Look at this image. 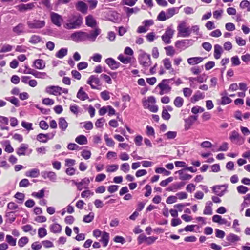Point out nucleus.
Instances as JSON below:
<instances>
[{
  "label": "nucleus",
  "mask_w": 250,
  "mask_h": 250,
  "mask_svg": "<svg viewBox=\"0 0 250 250\" xmlns=\"http://www.w3.org/2000/svg\"><path fill=\"white\" fill-rule=\"evenodd\" d=\"M229 139L232 142L236 141V143L239 145L242 144L244 142V139L240 135L239 133L235 130H233L231 132Z\"/></svg>",
  "instance_id": "obj_14"
},
{
  "label": "nucleus",
  "mask_w": 250,
  "mask_h": 250,
  "mask_svg": "<svg viewBox=\"0 0 250 250\" xmlns=\"http://www.w3.org/2000/svg\"><path fill=\"white\" fill-rule=\"evenodd\" d=\"M212 221L221 225L227 224L228 223V221L226 219L222 218L221 216L218 215H214L212 217Z\"/></svg>",
  "instance_id": "obj_33"
},
{
  "label": "nucleus",
  "mask_w": 250,
  "mask_h": 250,
  "mask_svg": "<svg viewBox=\"0 0 250 250\" xmlns=\"http://www.w3.org/2000/svg\"><path fill=\"white\" fill-rule=\"evenodd\" d=\"M50 229L51 232L56 233L61 232L62 230V227L59 224L55 223L52 224L50 226Z\"/></svg>",
  "instance_id": "obj_39"
},
{
  "label": "nucleus",
  "mask_w": 250,
  "mask_h": 250,
  "mask_svg": "<svg viewBox=\"0 0 250 250\" xmlns=\"http://www.w3.org/2000/svg\"><path fill=\"white\" fill-rule=\"evenodd\" d=\"M105 63L112 70H115L119 67L120 63L112 58H108L105 61Z\"/></svg>",
  "instance_id": "obj_17"
},
{
  "label": "nucleus",
  "mask_w": 250,
  "mask_h": 250,
  "mask_svg": "<svg viewBox=\"0 0 250 250\" xmlns=\"http://www.w3.org/2000/svg\"><path fill=\"white\" fill-rule=\"evenodd\" d=\"M138 59L140 64L145 69H147L151 64L150 56L146 53L140 54Z\"/></svg>",
  "instance_id": "obj_4"
},
{
  "label": "nucleus",
  "mask_w": 250,
  "mask_h": 250,
  "mask_svg": "<svg viewBox=\"0 0 250 250\" xmlns=\"http://www.w3.org/2000/svg\"><path fill=\"white\" fill-rule=\"evenodd\" d=\"M21 126L24 128L26 129L28 131L32 130L33 129L32 128V124L30 123L22 121L21 122Z\"/></svg>",
  "instance_id": "obj_60"
},
{
  "label": "nucleus",
  "mask_w": 250,
  "mask_h": 250,
  "mask_svg": "<svg viewBox=\"0 0 250 250\" xmlns=\"http://www.w3.org/2000/svg\"><path fill=\"white\" fill-rule=\"evenodd\" d=\"M184 103V99L181 97H177L174 101V104L175 106L178 108L181 107Z\"/></svg>",
  "instance_id": "obj_44"
},
{
  "label": "nucleus",
  "mask_w": 250,
  "mask_h": 250,
  "mask_svg": "<svg viewBox=\"0 0 250 250\" xmlns=\"http://www.w3.org/2000/svg\"><path fill=\"white\" fill-rule=\"evenodd\" d=\"M177 173L179 174V179L181 180H188L192 178L191 175L184 173L183 170H180L176 172V173Z\"/></svg>",
  "instance_id": "obj_32"
},
{
  "label": "nucleus",
  "mask_w": 250,
  "mask_h": 250,
  "mask_svg": "<svg viewBox=\"0 0 250 250\" xmlns=\"http://www.w3.org/2000/svg\"><path fill=\"white\" fill-rule=\"evenodd\" d=\"M174 78L164 79L157 85V88H159L160 90L159 94L163 95L166 94H168L171 91V87L169 85V83L174 81Z\"/></svg>",
  "instance_id": "obj_3"
},
{
  "label": "nucleus",
  "mask_w": 250,
  "mask_h": 250,
  "mask_svg": "<svg viewBox=\"0 0 250 250\" xmlns=\"http://www.w3.org/2000/svg\"><path fill=\"white\" fill-rule=\"evenodd\" d=\"M67 54V49L65 48H62L56 54V56L58 58L62 59L66 56Z\"/></svg>",
  "instance_id": "obj_45"
},
{
  "label": "nucleus",
  "mask_w": 250,
  "mask_h": 250,
  "mask_svg": "<svg viewBox=\"0 0 250 250\" xmlns=\"http://www.w3.org/2000/svg\"><path fill=\"white\" fill-rule=\"evenodd\" d=\"M75 141L80 145H85L87 143V139L86 137L83 135H81L77 137L75 139Z\"/></svg>",
  "instance_id": "obj_36"
},
{
  "label": "nucleus",
  "mask_w": 250,
  "mask_h": 250,
  "mask_svg": "<svg viewBox=\"0 0 250 250\" xmlns=\"http://www.w3.org/2000/svg\"><path fill=\"white\" fill-rule=\"evenodd\" d=\"M79 182L83 187V188L88 189V186L90 182V180L89 178L85 177V178L83 179Z\"/></svg>",
  "instance_id": "obj_50"
},
{
  "label": "nucleus",
  "mask_w": 250,
  "mask_h": 250,
  "mask_svg": "<svg viewBox=\"0 0 250 250\" xmlns=\"http://www.w3.org/2000/svg\"><path fill=\"white\" fill-rule=\"evenodd\" d=\"M101 33V29L99 28H95L94 30H91L89 33L86 32V41L94 42L96 40L97 37Z\"/></svg>",
  "instance_id": "obj_13"
},
{
  "label": "nucleus",
  "mask_w": 250,
  "mask_h": 250,
  "mask_svg": "<svg viewBox=\"0 0 250 250\" xmlns=\"http://www.w3.org/2000/svg\"><path fill=\"white\" fill-rule=\"evenodd\" d=\"M104 138L107 146L111 147L114 146L115 143L112 139L109 138L107 134L104 135Z\"/></svg>",
  "instance_id": "obj_54"
},
{
  "label": "nucleus",
  "mask_w": 250,
  "mask_h": 250,
  "mask_svg": "<svg viewBox=\"0 0 250 250\" xmlns=\"http://www.w3.org/2000/svg\"><path fill=\"white\" fill-rule=\"evenodd\" d=\"M212 203L211 201H208L206 203L203 213L205 215H211L212 214Z\"/></svg>",
  "instance_id": "obj_29"
},
{
  "label": "nucleus",
  "mask_w": 250,
  "mask_h": 250,
  "mask_svg": "<svg viewBox=\"0 0 250 250\" xmlns=\"http://www.w3.org/2000/svg\"><path fill=\"white\" fill-rule=\"evenodd\" d=\"M41 41V38L39 36L34 35L30 38L29 42L32 44H37Z\"/></svg>",
  "instance_id": "obj_47"
},
{
  "label": "nucleus",
  "mask_w": 250,
  "mask_h": 250,
  "mask_svg": "<svg viewBox=\"0 0 250 250\" xmlns=\"http://www.w3.org/2000/svg\"><path fill=\"white\" fill-rule=\"evenodd\" d=\"M33 76L38 79H45L48 78V76L45 72H39L36 70L35 71Z\"/></svg>",
  "instance_id": "obj_41"
},
{
  "label": "nucleus",
  "mask_w": 250,
  "mask_h": 250,
  "mask_svg": "<svg viewBox=\"0 0 250 250\" xmlns=\"http://www.w3.org/2000/svg\"><path fill=\"white\" fill-rule=\"evenodd\" d=\"M35 7L34 3H29L28 4H21L16 6L18 10L21 12H25L27 10H32Z\"/></svg>",
  "instance_id": "obj_19"
},
{
  "label": "nucleus",
  "mask_w": 250,
  "mask_h": 250,
  "mask_svg": "<svg viewBox=\"0 0 250 250\" xmlns=\"http://www.w3.org/2000/svg\"><path fill=\"white\" fill-rule=\"evenodd\" d=\"M87 84L90 85L93 89H99V87L101 86V83L99 78L97 75H91L87 81Z\"/></svg>",
  "instance_id": "obj_6"
},
{
  "label": "nucleus",
  "mask_w": 250,
  "mask_h": 250,
  "mask_svg": "<svg viewBox=\"0 0 250 250\" xmlns=\"http://www.w3.org/2000/svg\"><path fill=\"white\" fill-rule=\"evenodd\" d=\"M34 67L38 69H43L45 66V63L42 59H37L34 62Z\"/></svg>",
  "instance_id": "obj_34"
},
{
  "label": "nucleus",
  "mask_w": 250,
  "mask_h": 250,
  "mask_svg": "<svg viewBox=\"0 0 250 250\" xmlns=\"http://www.w3.org/2000/svg\"><path fill=\"white\" fill-rule=\"evenodd\" d=\"M163 64L164 65V68L167 70L169 71V73L170 74H175V71L174 69L172 67L171 62L169 58H165L162 61Z\"/></svg>",
  "instance_id": "obj_18"
},
{
  "label": "nucleus",
  "mask_w": 250,
  "mask_h": 250,
  "mask_svg": "<svg viewBox=\"0 0 250 250\" xmlns=\"http://www.w3.org/2000/svg\"><path fill=\"white\" fill-rule=\"evenodd\" d=\"M197 120V116L194 115L190 116L188 118L185 119L184 125L185 130H188Z\"/></svg>",
  "instance_id": "obj_16"
},
{
  "label": "nucleus",
  "mask_w": 250,
  "mask_h": 250,
  "mask_svg": "<svg viewBox=\"0 0 250 250\" xmlns=\"http://www.w3.org/2000/svg\"><path fill=\"white\" fill-rule=\"evenodd\" d=\"M14 197L19 200V203L21 204L24 201L25 195L22 193L17 192L15 194Z\"/></svg>",
  "instance_id": "obj_53"
},
{
  "label": "nucleus",
  "mask_w": 250,
  "mask_h": 250,
  "mask_svg": "<svg viewBox=\"0 0 250 250\" xmlns=\"http://www.w3.org/2000/svg\"><path fill=\"white\" fill-rule=\"evenodd\" d=\"M193 40L184 39L176 41L175 45L176 48L181 50H184L188 47L191 46L193 44Z\"/></svg>",
  "instance_id": "obj_8"
},
{
  "label": "nucleus",
  "mask_w": 250,
  "mask_h": 250,
  "mask_svg": "<svg viewBox=\"0 0 250 250\" xmlns=\"http://www.w3.org/2000/svg\"><path fill=\"white\" fill-rule=\"evenodd\" d=\"M227 240L229 242L233 243L239 241L240 239L237 235L230 233L227 236Z\"/></svg>",
  "instance_id": "obj_42"
},
{
  "label": "nucleus",
  "mask_w": 250,
  "mask_h": 250,
  "mask_svg": "<svg viewBox=\"0 0 250 250\" xmlns=\"http://www.w3.org/2000/svg\"><path fill=\"white\" fill-rule=\"evenodd\" d=\"M179 36L182 37H189L191 34V30L189 27H187L186 23L184 21L181 22L177 27Z\"/></svg>",
  "instance_id": "obj_5"
},
{
  "label": "nucleus",
  "mask_w": 250,
  "mask_h": 250,
  "mask_svg": "<svg viewBox=\"0 0 250 250\" xmlns=\"http://www.w3.org/2000/svg\"><path fill=\"white\" fill-rule=\"evenodd\" d=\"M214 57L216 59L220 58L222 53L223 52L222 46L219 44H215L214 46Z\"/></svg>",
  "instance_id": "obj_24"
},
{
  "label": "nucleus",
  "mask_w": 250,
  "mask_h": 250,
  "mask_svg": "<svg viewBox=\"0 0 250 250\" xmlns=\"http://www.w3.org/2000/svg\"><path fill=\"white\" fill-rule=\"evenodd\" d=\"M174 33V30L171 28H167L165 33L162 36V40L165 44H169L171 42Z\"/></svg>",
  "instance_id": "obj_11"
},
{
  "label": "nucleus",
  "mask_w": 250,
  "mask_h": 250,
  "mask_svg": "<svg viewBox=\"0 0 250 250\" xmlns=\"http://www.w3.org/2000/svg\"><path fill=\"white\" fill-rule=\"evenodd\" d=\"M29 146L27 144L22 143L16 150V153L19 156L30 154L32 152V149H29Z\"/></svg>",
  "instance_id": "obj_12"
},
{
  "label": "nucleus",
  "mask_w": 250,
  "mask_h": 250,
  "mask_svg": "<svg viewBox=\"0 0 250 250\" xmlns=\"http://www.w3.org/2000/svg\"><path fill=\"white\" fill-rule=\"evenodd\" d=\"M195 79V81L199 83H202L204 82H206L207 79V77L205 74H203L198 76L197 77H194Z\"/></svg>",
  "instance_id": "obj_59"
},
{
  "label": "nucleus",
  "mask_w": 250,
  "mask_h": 250,
  "mask_svg": "<svg viewBox=\"0 0 250 250\" xmlns=\"http://www.w3.org/2000/svg\"><path fill=\"white\" fill-rule=\"evenodd\" d=\"M38 234L40 238H43L47 235V230L44 228H40L38 229Z\"/></svg>",
  "instance_id": "obj_58"
},
{
  "label": "nucleus",
  "mask_w": 250,
  "mask_h": 250,
  "mask_svg": "<svg viewBox=\"0 0 250 250\" xmlns=\"http://www.w3.org/2000/svg\"><path fill=\"white\" fill-rule=\"evenodd\" d=\"M237 190L238 193L240 194H245L249 190L248 188L245 186L241 185L237 188Z\"/></svg>",
  "instance_id": "obj_62"
},
{
  "label": "nucleus",
  "mask_w": 250,
  "mask_h": 250,
  "mask_svg": "<svg viewBox=\"0 0 250 250\" xmlns=\"http://www.w3.org/2000/svg\"><path fill=\"white\" fill-rule=\"evenodd\" d=\"M59 126L63 131L66 130L68 127V123L63 117H61L59 120Z\"/></svg>",
  "instance_id": "obj_30"
},
{
  "label": "nucleus",
  "mask_w": 250,
  "mask_h": 250,
  "mask_svg": "<svg viewBox=\"0 0 250 250\" xmlns=\"http://www.w3.org/2000/svg\"><path fill=\"white\" fill-rule=\"evenodd\" d=\"M83 23V18L80 15H71L68 17L63 24V27L67 30L79 28Z\"/></svg>",
  "instance_id": "obj_1"
},
{
  "label": "nucleus",
  "mask_w": 250,
  "mask_h": 250,
  "mask_svg": "<svg viewBox=\"0 0 250 250\" xmlns=\"http://www.w3.org/2000/svg\"><path fill=\"white\" fill-rule=\"evenodd\" d=\"M240 6L242 9L247 8L248 11H250V2L247 0H243L240 3Z\"/></svg>",
  "instance_id": "obj_55"
},
{
  "label": "nucleus",
  "mask_w": 250,
  "mask_h": 250,
  "mask_svg": "<svg viewBox=\"0 0 250 250\" xmlns=\"http://www.w3.org/2000/svg\"><path fill=\"white\" fill-rule=\"evenodd\" d=\"M227 187V185H223L214 186L212 188L214 192L221 197L224 194Z\"/></svg>",
  "instance_id": "obj_15"
},
{
  "label": "nucleus",
  "mask_w": 250,
  "mask_h": 250,
  "mask_svg": "<svg viewBox=\"0 0 250 250\" xmlns=\"http://www.w3.org/2000/svg\"><path fill=\"white\" fill-rule=\"evenodd\" d=\"M6 241L12 246H15L16 245V239L14 238L11 235H7L6 236Z\"/></svg>",
  "instance_id": "obj_48"
},
{
  "label": "nucleus",
  "mask_w": 250,
  "mask_h": 250,
  "mask_svg": "<svg viewBox=\"0 0 250 250\" xmlns=\"http://www.w3.org/2000/svg\"><path fill=\"white\" fill-rule=\"evenodd\" d=\"M109 239V234L106 232L104 231L102 233V238L100 241L103 243L104 247L107 246Z\"/></svg>",
  "instance_id": "obj_31"
},
{
  "label": "nucleus",
  "mask_w": 250,
  "mask_h": 250,
  "mask_svg": "<svg viewBox=\"0 0 250 250\" xmlns=\"http://www.w3.org/2000/svg\"><path fill=\"white\" fill-rule=\"evenodd\" d=\"M94 217V213L91 212L89 214L84 216L83 221L86 223L91 222L93 220Z\"/></svg>",
  "instance_id": "obj_61"
},
{
  "label": "nucleus",
  "mask_w": 250,
  "mask_h": 250,
  "mask_svg": "<svg viewBox=\"0 0 250 250\" xmlns=\"http://www.w3.org/2000/svg\"><path fill=\"white\" fill-rule=\"evenodd\" d=\"M200 146L203 148H210L212 147V143L208 141H205L200 144Z\"/></svg>",
  "instance_id": "obj_63"
},
{
  "label": "nucleus",
  "mask_w": 250,
  "mask_h": 250,
  "mask_svg": "<svg viewBox=\"0 0 250 250\" xmlns=\"http://www.w3.org/2000/svg\"><path fill=\"white\" fill-rule=\"evenodd\" d=\"M76 9L82 13H86L87 11L88 6L87 4L83 1H79L76 4Z\"/></svg>",
  "instance_id": "obj_21"
},
{
  "label": "nucleus",
  "mask_w": 250,
  "mask_h": 250,
  "mask_svg": "<svg viewBox=\"0 0 250 250\" xmlns=\"http://www.w3.org/2000/svg\"><path fill=\"white\" fill-rule=\"evenodd\" d=\"M179 8L178 7H172L171 8H169L167 12V17L168 19L172 17L175 14H177L179 12Z\"/></svg>",
  "instance_id": "obj_38"
},
{
  "label": "nucleus",
  "mask_w": 250,
  "mask_h": 250,
  "mask_svg": "<svg viewBox=\"0 0 250 250\" xmlns=\"http://www.w3.org/2000/svg\"><path fill=\"white\" fill-rule=\"evenodd\" d=\"M166 54L167 56L172 57L176 53L175 49L172 46H168L164 48Z\"/></svg>",
  "instance_id": "obj_40"
},
{
  "label": "nucleus",
  "mask_w": 250,
  "mask_h": 250,
  "mask_svg": "<svg viewBox=\"0 0 250 250\" xmlns=\"http://www.w3.org/2000/svg\"><path fill=\"white\" fill-rule=\"evenodd\" d=\"M32 196L39 199L42 198L44 196V190L42 189L40 190L38 192H33Z\"/></svg>",
  "instance_id": "obj_57"
},
{
  "label": "nucleus",
  "mask_w": 250,
  "mask_h": 250,
  "mask_svg": "<svg viewBox=\"0 0 250 250\" xmlns=\"http://www.w3.org/2000/svg\"><path fill=\"white\" fill-rule=\"evenodd\" d=\"M158 20L160 21H165L167 19H168L167 13L164 11H162L158 15L157 17Z\"/></svg>",
  "instance_id": "obj_52"
},
{
  "label": "nucleus",
  "mask_w": 250,
  "mask_h": 250,
  "mask_svg": "<svg viewBox=\"0 0 250 250\" xmlns=\"http://www.w3.org/2000/svg\"><path fill=\"white\" fill-rule=\"evenodd\" d=\"M118 169V165H110L106 167V171L107 172H113L116 171Z\"/></svg>",
  "instance_id": "obj_56"
},
{
  "label": "nucleus",
  "mask_w": 250,
  "mask_h": 250,
  "mask_svg": "<svg viewBox=\"0 0 250 250\" xmlns=\"http://www.w3.org/2000/svg\"><path fill=\"white\" fill-rule=\"evenodd\" d=\"M60 89V87L58 86H49L46 87L45 91L49 94L57 95H59Z\"/></svg>",
  "instance_id": "obj_22"
},
{
  "label": "nucleus",
  "mask_w": 250,
  "mask_h": 250,
  "mask_svg": "<svg viewBox=\"0 0 250 250\" xmlns=\"http://www.w3.org/2000/svg\"><path fill=\"white\" fill-rule=\"evenodd\" d=\"M40 174L39 170L37 168L32 169L25 172V175L27 177L36 178L38 177Z\"/></svg>",
  "instance_id": "obj_28"
},
{
  "label": "nucleus",
  "mask_w": 250,
  "mask_h": 250,
  "mask_svg": "<svg viewBox=\"0 0 250 250\" xmlns=\"http://www.w3.org/2000/svg\"><path fill=\"white\" fill-rule=\"evenodd\" d=\"M117 58L124 64H128L131 61V58L130 57H125L122 54H120Z\"/></svg>",
  "instance_id": "obj_37"
},
{
  "label": "nucleus",
  "mask_w": 250,
  "mask_h": 250,
  "mask_svg": "<svg viewBox=\"0 0 250 250\" xmlns=\"http://www.w3.org/2000/svg\"><path fill=\"white\" fill-rule=\"evenodd\" d=\"M13 46L7 44L1 45L0 46V52L5 53L10 52L12 50Z\"/></svg>",
  "instance_id": "obj_43"
},
{
  "label": "nucleus",
  "mask_w": 250,
  "mask_h": 250,
  "mask_svg": "<svg viewBox=\"0 0 250 250\" xmlns=\"http://www.w3.org/2000/svg\"><path fill=\"white\" fill-rule=\"evenodd\" d=\"M48 135H45L43 133H40L37 136V140L41 142L46 143L47 142V137Z\"/></svg>",
  "instance_id": "obj_46"
},
{
  "label": "nucleus",
  "mask_w": 250,
  "mask_h": 250,
  "mask_svg": "<svg viewBox=\"0 0 250 250\" xmlns=\"http://www.w3.org/2000/svg\"><path fill=\"white\" fill-rule=\"evenodd\" d=\"M50 16L51 21L53 24L58 27L62 26V23L63 21L62 16L54 12H51Z\"/></svg>",
  "instance_id": "obj_9"
},
{
  "label": "nucleus",
  "mask_w": 250,
  "mask_h": 250,
  "mask_svg": "<svg viewBox=\"0 0 250 250\" xmlns=\"http://www.w3.org/2000/svg\"><path fill=\"white\" fill-rule=\"evenodd\" d=\"M5 99L7 101H8L10 102H11L12 104H13L17 107H18L20 106L19 101L18 99L15 97H6V98H5Z\"/></svg>",
  "instance_id": "obj_51"
},
{
  "label": "nucleus",
  "mask_w": 250,
  "mask_h": 250,
  "mask_svg": "<svg viewBox=\"0 0 250 250\" xmlns=\"http://www.w3.org/2000/svg\"><path fill=\"white\" fill-rule=\"evenodd\" d=\"M24 25L22 23H19L13 28V31L17 35L23 33Z\"/></svg>",
  "instance_id": "obj_35"
},
{
  "label": "nucleus",
  "mask_w": 250,
  "mask_h": 250,
  "mask_svg": "<svg viewBox=\"0 0 250 250\" xmlns=\"http://www.w3.org/2000/svg\"><path fill=\"white\" fill-rule=\"evenodd\" d=\"M86 32L82 31H76L70 35V38L75 42H81L86 41Z\"/></svg>",
  "instance_id": "obj_7"
},
{
  "label": "nucleus",
  "mask_w": 250,
  "mask_h": 250,
  "mask_svg": "<svg viewBox=\"0 0 250 250\" xmlns=\"http://www.w3.org/2000/svg\"><path fill=\"white\" fill-rule=\"evenodd\" d=\"M156 100L153 96H149L147 99L142 100V104L145 109H147L152 112H157L158 106L155 104Z\"/></svg>",
  "instance_id": "obj_2"
},
{
  "label": "nucleus",
  "mask_w": 250,
  "mask_h": 250,
  "mask_svg": "<svg viewBox=\"0 0 250 250\" xmlns=\"http://www.w3.org/2000/svg\"><path fill=\"white\" fill-rule=\"evenodd\" d=\"M27 24L30 29H41L45 26V22L44 21L35 19L28 21Z\"/></svg>",
  "instance_id": "obj_10"
},
{
  "label": "nucleus",
  "mask_w": 250,
  "mask_h": 250,
  "mask_svg": "<svg viewBox=\"0 0 250 250\" xmlns=\"http://www.w3.org/2000/svg\"><path fill=\"white\" fill-rule=\"evenodd\" d=\"M231 62H232V65L233 66H238L241 63L240 60L237 56L232 57L231 58Z\"/></svg>",
  "instance_id": "obj_64"
},
{
  "label": "nucleus",
  "mask_w": 250,
  "mask_h": 250,
  "mask_svg": "<svg viewBox=\"0 0 250 250\" xmlns=\"http://www.w3.org/2000/svg\"><path fill=\"white\" fill-rule=\"evenodd\" d=\"M29 239L27 237H22L18 241V245L20 247H23L28 243Z\"/></svg>",
  "instance_id": "obj_49"
},
{
  "label": "nucleus",
  "mask_w": 250,
  "mask_h": 250,
  "mask_svg": "<svg viewBox=\"0 0 250 250\" xmlns=\"http://www.w3.org/2000/svg\"><path fill=\"white\" fill-rule=\"evenodd\" d=\"M185 185V183L183 182L176 183L172 184L170 187L167 188V190L176 192L177 190L181 189Z\"/></svg>",
  "instance_id": "obj_23"
},
{
  "label": "nucleus",
  "mask_w": 250,
  "mask_h": 250,
  "mask_svg": "<svg viewBox=\"0 0 250 250\" xmlns=\"http://www.w3.org/2000/svg\"><path fill=\"white\" fill-rule=\"evenodd\" d=\"M203 60V58L200 57H195L189 58L188 59V62L190 65H195L198 64L202 62Z\"/></svg>",
  "instance_id": "obj_27"
},
{
  "label": "nucleus",
  "mask_w": 250,
  "mask_h": 250,
  "mask_svg": "<svg viewBox=\"0 0 250 250\" xmlns=\"http://www.w3.org/2000/svg\"><path fill=\"white\" fill-rule=\"evenodd\" d=\"M77 97L81 100L84 101L89 98L87 94L84 92L82 87H80L77 94Z\"/></svg>",
  "instance_id": "obj_26"
},
{
  "label": "nucleus",
  "mask_w": 250,
  "mask_h": 250,
  "mask_svg": "<svg viewBox=\"0 0 250 250\" xmlns=\"http://www.w3.org/2000/svg\"><path fill=\"white\" fill-rule=\"evenodd\" d=\"M205 97V94L204 93L197 91L191 97V100L192 103H195L198 101L200 100L203 99Z\"/></svg>",
  "instance_id": "obj_25"
},
{
  "label": "nucleus",
  "mask_w": 250,
  "mask_h": 250,
  "mask_svg": "<svg viewBox=\"0 0 250 250\" xmlns=\"http://www.w3.org/2000/svg\"><path fill=\"white\" fill-rule=\"evenodd\" d=\"M85 23L87 26L91 28H95L97 26L96 20L91 15H89L85 18Z\"/></svg>",
  "instance_id": "obj_20"
}]
</instances>
